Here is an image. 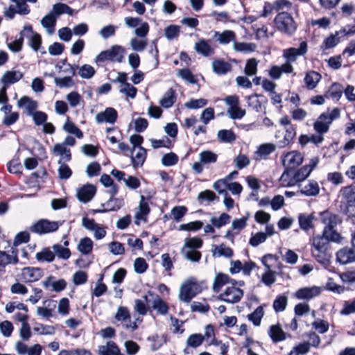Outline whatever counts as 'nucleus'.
Returning a JSON list of instances; mask_svg holds the SVG:
<instances>
[{"label": "nucleus", "mask_w": 355, "mask_h": 355, "mask_svg": "<svg viewBox=\"0 0 355 355\" xmlns=\"http://www.w3.org/2000/svg\"><path fill=\"white\" fill-rule=\"evenodd\" d=\"M320 219L324 225L322 236L315 237L313 240L314 250L312 255L322 266H327L330 263L331 254L329 250V241L338 243L341 236L334 230L335 227L341 223L340 218L336 214L325 211L320 214Z\"/></svg>", "instance_id": "nucleus-1"}, {"label": "nucleus", "mask_w": 355, "mask_h": 355, "mask_svg": "<svg viewBox=\"0 0 355 355\" xmlns=\"http://www.w3.org/2000/svg\"><path fill=\"white\" fill-rule=\"evenodd\" d=\"M340 117V110L334 108L330 112H324L320 115L314 123L315 135H312V143L320 144L323 139V135L329 131V125L334 120Z\"/></svg>", "instance_id": "nucleus-2"}, {"label": "nucleus", "mask_w": 355, "mask_h": 355, "mask_svg": "<svg viewBox=\"0 0 355 355\" xmlns=\"http://www.w3.org/2000/svg\"><path fill=\"white\" fill-rule=\"evenodd\" d=\"M341 202L345 205V212L349 218H355V185L343 187L340 190Z\"/></svg>", "instance_id": "nucleus-3"}, {"label": "nucleus", "mask_w": 355, "mask_h": 355, "mask_svg": "<svg viewBox=\"0 0 355 355\" xmlns=\"http://www.w3.org/2000/svg\"><path fill=\"white\" fill-rule=\"evenodd\" d=\"M200 292V285L195 278L191 277L184 282L181 285L178 297L180 301L188 304Z\"/></svg>", "instance_id": "nucleus-4"}, {"label": "nucleus", "mask_w": 355, "mask_h": 355, "mask_svg": "<svg viewBox=\"0 0 355 355\" xmlns=\"http://www.w3.org/2000/svg\"><path fill=\"white\" fill-rule=\"evenodd\" d=\"M274 24L279 31L288 35H292L297 28L293 17L286 12L278 13L274 19Z\"/></svg>", "instance_id": "nucleus-5"}, {"label": "nucleus", "mask_w": 355, "mask_h": 355, "mask_svg": "<svg viewBox=\"0 0 355 355\" xmlns=\"http://www.w3.org/2000/svg\"><path fill=\"white\" fill-rule=\"evenodd\" d=\"M125 49L119 45H114L110 49L101 51L95 58L96 64L107 60L121 63L123 61Z\"/></svg>", "instance_id": "nucleus-6"}, {"label": "nucleus", "mask_w": 355, "mask_h": 355, "mask_svg": "<svg viewBox=\"0 0 355 355\" xmlns=\"http://www.w3.org/2000/svg\"><path fill=\"white\" fill-rule=\"evenodd\" d=\"M61 223L57 221H50L47 219H40L33 224L29 230L31 232L37 234H45L56 231Z\"/></svg>", "instance_id": "nucleus-7"}, {"label": "nucleus", "mask_w": 355, "mask_h": 355, "mask_svg": "<svg viewBox=\"0 0 355 355\" xmlns=\"http://www.w3.org/2000/svg\"><path fill=\"white\" fill-rule=\"evenodd\" d=\"M236 282L232 283L231 286L226 287L225 290L219 295L218 299L230 304H235L239 302L243 296V291L241 288L236 287Z\"/></svg>", "instance_id": "nucleus-8"}, {"label": "nucleus", "mask_w": 355, "mask_h": 355, "mask_svg": "<svg viewBox=\"0 0 355 355\" xmlns=\"http://www.w3.org/2000/svg\"><path fill=\"white\" fill-rule=\"evenodd\" d=\"M282 164L286 170H294L303 162V156L298 151L293 150L281 157Z\"/></svg>", "instance_id": "nucleus-9"}, {"label": "nucleus", "mask_w": 355, "mask_h": 355, "mask_svg": "<svg viewBox=\"0 0 355 355\" xmlns=\"http://www.w3.org/2000/svg\"><path fill=\"white\" fill-rule=\"evenodd\" d=\"M44 275L43 270L40 268L25 267L21 270V277L26 283L38 281Z\"/></svg>", "instance_id": "nucleus-10"}, {"label": "nucleus", "mask_w": 355, "mask_h": 355, "mask_svg": "<svg viewBox=\"0 0 355 355\" xmlns=\"http://www.w3.org/2000/svg\"><path fill=\"white\" fill-rule=\"evenodd\" d=\"M114 318L122 323L123 327L125 329H132L135 330L137 328L136 322H132L130 313L126 307L119 306L114 315Z\"/></svg>", "instance_id": "nucleus-11"}, {"label": "nucleus", "mask_w": 355, "mask_h": 355, "mask_svg": "<svg viewBox=\"0 0 355 355\" xmlns=\"http://www.w3.org/2000/svg\"><path fill=\"white\" fill-rule=\"evenodd\" d=\"M307 51V43L302 42L298 48H289L284 50L283 57L290 63L295 62L297 58L302 55Z\"/></svg>", "instance_id": "nucleus-12"}, {"label": "nucleus", "mask_w": 355, "mask_h": 355, "mask_svg": "<svg viewBox=\"0 0 355 355\" xmlns=\"http://www.w3.org/2000/svg\"><path fill=\"white\" fill-rule=\"evenodd\" d=\"M117 116L118 114L115 109L107 107L103 112L98 113L95 116V119L98 123H107L114 124L116 121Z\"/></svg>", "instance_id": "nucleus-13"}, {"label": "nucleus", "mask_w": 355, "mask_h": 355, "mask_svg": "<svg viewBox=\"0 0 355 355\" xmlns=\"http://www.w3.org/2000/svg\"><path fill=\"white\" fill-rule=\"evenodd\" d=\"M95 193V187L92 184H87L77 190L76 196L80 202L83 203H87L92 200Z\"/></svg>", "instance_id": "nucleus-14"}, {"label": "nucleus", "mask_w": 355, "mask_h": 355, "mask_svg": "<svg viewBox=\"0 0 355 355\" xmlns=\"http://www.w3.org/2000/svg\"><path fill=\"white\" fill-rule=\"evenodd\" d=\"M140 202L139 205V209L136 212L135 216V223L137 225L140 224V221L142 220L144 222L147 221V216L150 212V208L147 202L145 201V198L144 196H141Z\"/></svg>", "instance_id": "nucleus-15"}, {"label": "nucleus", "mask_w": 355, "mask_h": 355, "mask_svg": "<svg viewBox=\"0 0 355 355\" xmlns=\"http://www.w3.org/2000/svg\"><path fill=\"white\" fill-rule=\"evenodd\" d=\"M57 306V302L55 300H47L43 302V306H38L37 308V314L44 318H49L52 317L53 312Z\"/></svg>", "instance_id": "nucleus-16"}, {"label": "nucleus", "mask_w": 355, "mask_h": 355, "mask_svg": "<svg viewBox=\"0 0 355 355\" xmlns=\"http://www.w3.org/2000/svg\"><path fill=\"white\" fill-rule=\"evenodd\" d=\"M31 33L32 26L30 24L24 26V29L20 32L19 38L10 43L8 44L9 49L14 52L19 51L22 47L24 37H28V34L30 35Z\"/></svg>", "instance_id": "nucleus-17"}, {"label": "nucleus", "mask_w": 355, "mask_h": 355, "mask_svg": "<svg viewBox=\"0 0 355 355\" xmlns=\"http://www.w3.org/2000/svg\"><path fill=\"white\" fill-rule=\"evenodd\" d=\"M337 261L341 264H347L355 261V252L349 248H343L336 254Z\"/></svg>", "instance_id": "nucleus-18"}, {"label": "nucleus", "mask_w": 355, "mask_h": 355, "mask_svg": "<svg viewBox=\"0 0 355 355\" xmlns=\"http://www.w3.org/2000/svg\"><path fill=\"white\" fill-rule=\"evenodd\" d=\"M57 18L51 12L41 19V25L45 28L48 35L54 33Z\"/></svg>", "instance_id": "nucleus-19"}, {"label": "nucleus", "mask_w": 355, "mask_h": 355, "mask_svg": "<svg viewBox=\"0 0 355 355\" xmlns=\"http://www.w3.org/2000/svg\"><path fill=\"white\" fill-rule=\"evenodd\" d=\"M135 154L133 149L132 150L131 162L135 168L141 166L146 159V150L142 146H139L135 150Z\"/></svg>", "instance_id": "nucleus-20"}, {"label": "nucleus", "mask_w": 355, "mask_h": 355, "mask_svg": "<svg viewBox=\"0 0 355 355\" xmlns=\"http://www.w3.org/2000/svg\"><path fill=\"white\" fill-rule=\"evenodd\" d=\"M214 37L219 42V44L225 45L232 41L234 42H235L236 34L234 31L230 30H225L221 33L215 31Z\"/></svg>", "instance_id": "nucleus-21"}, {"label": "nucleus", "mask_w": 355, "mask_h": 355, "mask_svg": "<svg viewBox=\"0 0 355 355\" xmlns=\"http://www.w3.org/2000/svg\"><path fill=\"white\" fill-rule=\"evenodd\" d=\"M212 70L217 75H225L231 71L232 65L223 60H214L211 63Z\"/></svg>", "instance_id": "nucleus-22"}, {"label": "nucleus", "mask_w": 355, "mask_h": 355, "mask_svg": "<svg viewBox=\"0 0 355 355\" xmlns=\"http://www.w3.org/2000/svg\"><path fill=\"white\" fill-rule=\"evenodd\" d=\"M98 355H123L119 348L116 343L113 341L107 342L105 345H101L98 347Z\"/></svg>", "instance_id": "nucleus-23"}, {"label": "nucleus", "mask_w": 355, "mask_h": 355, "mask_svg": "<svg viewBox=\"0 0 355 355\" xmlns=\"http://www.w3.org/2000/svg\"><path fill=\"white\" fill-rule=\"evenodd\" d=\"M268 336L273 343H279L286 339V334L279 324H273L269 327Z\"/></svg>", "instance_id": "nucleus-24"}, {"label": "nucleus", "mask_w": 355, "mask_h": 355, "mask_svg": "<svg viewBox=\"0 0 355 355\" xmlns=\"http://www.w3.org/2000/svg\"><path fill=\"white\" fill-rule=\"evenodd\" d=\"M194 49L198 53L203 56H209L214 53V50L211 47L209 41L204 39H201L196 42Z\"/></svg>", "instance_id": "nucleus-25"}, {"label": "nucleus", "mask_w": 355, "mask_h": 355, "mask_svg": "<svg viewBox=\"0 0 355 355\" xmlns=\"http://www.w3.org/2000/svg\"><path fill=\"white\" fill-rule=\"evenodd\" d=\"M22 77L23 73L19 71H7L1 81L4 85H8L18 82Z\"/></svg>", "instance_id": "nucleus-26"}, {"label": "nucleus", "mask_w": 355, "mask_h": 355, "mask_svg": "<svg viewBox=\"0 0 355 355\" xmlns=\"http://www.w3.org/2000/svg\"><path fill=\"white\" fill-rule=\"evenodd\" d=\"M276 149V146L272 143H266L260 145L256 151L257 157L256 159H267L268 155L273 153Z\"/></svg>", "instance_id": "nucleus-27"}, {"label": "nucleus", "mask_w": 355, "mask_h": 355, "mask_svg": "<svg viewBox=\"0 0 355 355\" xmlns=\"http://www.w3.org/2000/svg\"><path fill=\"white\" fill-rule=\"evenodd\" d=\"M235 282V280L232 279L227 275L218 274L217 275L214 281L213 291L214 293H218L220 288L227 284Z\"/></svg>", "instance_id": "nucleus-28"}, {"label": "nucleus", "mask_w": 355, "mask_h": 355, "mask_svg": "<svg viewBox=\"0 0 355 355\" xmlns=\"http://www.w3.org/2000/svg\"><path fill=\"white\" fill-rule=\"evenodd\" d=\"M17 254L12 251V254H8L3 251H0V271L8 264H16L18 262Z\"/></svg>", "instance_id": "nucleus-29"}, {"label": "nucleus", "mask_w": 355, "mask_h": 355, "mask_svg": "<svg viewBox=\"0 0 355 355\" xmlns=\"http://www.w3.org/2000/svg\"><path fill=\"white\" fill-rule=\"evenodd\" d=\"M17 105L19 107H25L28 114L29 115H32L34 113L35 110L37 107V103L36 101L31 99L28 96L21 97L17 102Z\"/></svg>", "instance_id": "nucleus-30"}, {"label": "nucleus", "mask_w": 355, "mask_h": 355, "mask_svg": "<svg viewBox=\"0 0 355 355\" xmlns=\"http://www.w3.org/2000/svg\"><path fill=\"white\" fill-rule=\"evenodd\" d=\"M93 241L89 237L81 239L78 244L77 249L83 255L89 254L93 249Z\"/></svg>", "instance_id": "nucleus-31"}, {"label": "nucleus", "mask_w": 355, "mask_h": 355, "mask_svg": "<svg viewBox=\"0 0 355 355\" xmlns=\"http://www.w3.org/2000/svg\"><path fill=\"white\" fill-rule=\"evenodd\" d=\"M176 101V96L175 91L170 88L168 89L164 96L160 99L159 104L162 107L164 108L171 107Z\"/></svg>", "instance_id": "nucleus-32"}, {"label": "nucleus", "mask_w": 355, "mask_h": 355, "mask_svg": "<svg viewBox=\"0 0 355 355\" xmlns=\"http://www.w3.org/2000/svg\"><path fill=\"white\" fill-rule=\"evenodd\" d=\"M181 253L187 260L191 262H198L201 259V252L191 248L182 247Z\"/></svg>", "instance_id": "nucleus-33"}, {"label": "nucleus", "mask_w": 355, "mask_h": 355, "mask_svg": "<svg viewBox=\"0 0 355 355\" xmlns=\"http://www.w3.org/2000/svg\"><path fill=\"white\" fill-rule=\"evenodd\" d=\"M101 183L106 188H109L108 193L114 196L118 193V187L114 184L112 179L107 174H103L100 179Z\"/></svg>", "instance_id": "nucleus-34"}, {"label": "nucleus", "mask_w": 355, "mask_h": 355, "mask_svg": "<svg viewBox=\"0 0 355 355\" xmlns=\"http://www.w3.org/2000/svg\"><path fill=\"white\" fill-rule=\"evenodd\" d=\"M295 173L293 170H286L284 171L279 178L280 184L282 187H291L296 184Z\"/></svg>", "instance_id": "nucleus-35"}, {"label": "nucleus", "mask_w": 355, "mask_h": 355, "mask_svg": "<svg viewBox=\"0 0 355 355\" xmlns=\"http://www.w3.org/2000/svg\"><path fill=\"white\" fill-rule=\"evenodd\" d=\"M212 253L214 257L230 258L233 255V250L230 247L221 244L218 246L213 245Z\"/></svg>", "instance_id": "nucleus-36"}, {"label": "nucleus", "mask_w": 355, "mask_h": 355, "mask_svg": "<svg viewBox=\"0 0 355 355\" xmlns=\"http://www.w3.org/2000/svg\"><path fill=\"white\" fill-rule=\"evenodd\" d=\"M218 159V155L211 150H203L199 153V160L205 166L214 164Z\"/></svg>", "instance_id": "nucleus-37"}, {"label": "nucleus", "mask_w": 355, "mask_h": 355, "mask_svg": "<svg viewBox=\"0 0 355 355\" xmlns=\"http://www.w3.org/2000/svg\"><path fill=\"white\" fill-rule=\"evenodd\" d=\"M123 205V200L122 198H114L110 196V199L105 203L102 204V207H106V211H112L119 209Z\"/></svg>", "instance_id": "nucleus-38"}, {"label": "nucleus", "mask_w": 355, "mask_h": 355, "mask_svg": "<svg viewBox=\"0 0 355 355\" xmlns=\"http://www.w3.org/2000/svg\"><path fill=\"white\" fill-rule=\"evenodd\" d=\"M51 12L58 18L62 14L67 13L72 15L73 10L71 8L62 3H58L53 6Z\"/></svg>", "instance_id": "nucleus-39"}, {"label": "nucleus", "mask_w": 355, "mask_h": 355, "mask_svg": "<svg viewBox=\"0 0 355 355\" xmlns=\"http://www.w3.org/2000/svg\"><path fill=\"white\" fill-rule=\"evenodd\" d=\"M36 259L40 262H52L54 260L55 254L49 248H45L35 254Z\"/></svg>", "instance_id": "nucleus-40"}, {"label": "nucleus", "mask_w": 355, "mask_h": 355, "mask_svg": "<svg viewBox=\"0 0 355 355\" xmlns=\"http://www.w3.org/2000/svg\"><path fill=\"white\" fill-rule=\"evenodd\" d=\"M53 152L57 155H60L62 159H64L66 162H69L71 160V155L70 150L67 148L64 144H57L53 147Z\"/></svg>", "instance_id": "nucleus-41"}, {"label": "nucleus", "mask_w": 355, "mask_h": 355, "mask_svg": "<svg viewBox=\"0 0 355 355\" xmlns=\"http://www.w3.org/2000/svg\"><path fill=\"white\" fill-rule=\"evenodd\" d=\"M17 7V12L19 15H28L30 12V9L26 3V1H29L31 3H36L37 0H11Z\"/></svg>", "instance_id": "nucleus-42"}, {"label": "nucleus", "mask_w": 355, "mask_h": 355, "mask_svg": "<svg viewBox=\"0 0 355 355\" xmlns=\"http://www.w3.org/2000/svg\"><path fill=\"white\" fill-rule=\"evenodd\" d=\"M230 218L231 217L230 215L226 213H223L218 218L211 217L210 218V223L214 227L216 228H220L221 227L229 223Z\"/></svg>", "instance_id": "nucleus-43"}, {"label": "nucleus", "mask_w": 355, "mask_h": 355, "mask_svg": "<svg viewBox=\"0 0 355 355\" xmlns=\"http://www.w3.org/2000/svg\"><path fill=\"white\" fill-rule=\"evenodd\" d=\"M187 212V208L186 207L175 206L171 209L169 218L174 219L176 222H180Z\"/></svg>", "instance_id": "nucleus-44"}, {"label": "nucleus", "mask_w": 355, "mask_h": 355, "mask_svg": "<svg viewBox=\"0 0 355 355\" xmlns=\"http://www.w3.org/2000/svg\"><path fill=\"white\" fill-rule=\"evenodd\" d=\"M233 48L236 51L250 53L255 51L256 45L252 43L237 42L235 41L233 44Z\"/></svg>", "instance_id": "nucleus-45"}, {"label": "nucleus", "mask_w": 355, "mask_h": 355, "mask_svg": "<svg viewBox=\"0 0 355 355\" xmlns=\"http://www.w3.org/2000/svg\"><path fill=\"white\" fill-rule=\"evenodd\" d=\"M288 298L286 296L280 295L276 297L273 302V309L275 312L284 311L287 306Z\"/></svg>", "instance_id": "nucleus-46"}, {"label": "nucleus", "mask_w": 355, "mask_h": 355, "mask_svg": "<svg viewBox=\"0 0 355 355\" xmlns=\"http://www.w3.org/2000/svg\"><path fill=\"white\" fill-rule=\"evenodd\" d=\"M218 139L224 143H232L235 141L236 136L231 130H220L217 133Z\"/></svg>", "instance_id": "nucleus-47"}, {"label": "nucleus", "mask_w": 355, "mask_h": 355, "mask_svg": "<svg viewBox=\"0 0 355 355\" xmlns=\"http://www.w3.org/2000/svg\"><path fill=\"white\" fill-rule=\"evenodd\" d=\"M344 91L343 87L338 83H333L329 89V94L332 99L340 100Z\"/></svg>", "instance_id": "nucleus-48"}, {"label": "nucleus", "mask_w": 355, "mask_h": 355, "mask_svg": "<svg viewBox=\"0 0 355 355\" xmlns=\"http://www.w3.org/2000/svg\"><path fill=\"white\" fill-rule=\"evenodd\" d=\"M152 308L161 315H166L168 313V307L165 302H164L158 296L153 300Z\"/></svg>", "instance_id": "nucleus-49"}, {"label": "nucleus", "mask_w": 355, "mask_h": 355, "mask_svg": "<svg viewBox=\"0 0 355 355\" xmlns=\"http://www.w3.org/2000/svg\"><path fill=\"white\" fill-rule=\"evenodd\" d=\"M204 340V337L200 334H193L190 335L187 340V347L196 348L200 346Z\"/></svg>", "instance_id": "nucleus-50"}, {"label": "nucleus", "mask_w": 355, "mask_h": 355, "mask_svg": "<svg viewBox=\"0 0 355 355\" xmlns=\"http://www.w3.org/2000/svg\"><path fill=\"white\" fill-rule=\"evenodd\" d=\"M263 316V309L261 306H258L251 314L248 315L249 320L252 321L254 325L259 326Z\"/></svg>", "instance_id": "nucleus-51"}, {"label": "nucleus", "mask_w": 355, "mask_h": 355, "mask_svg": "<svg viewBox=\"0 0 355 355\" xmlns=\"http://www.w3.org/2000/svg\"><path fill=\"white\" fill-rule=\"evenodd\" d=\"M180 32V27L178 25H170L164 28V35L168 40L178 37Z\"/></svg>", "instance_id": "nucleus-52"}, {"label": "nucleus", "mask_w": 355, "mask_h": 355, "mask_svg": "<svg viewBox=\"0 0 355 355\" xmlns=\"http://www.w3.org/2000/svg\"><path fill=\"white\" fill-rule=\"evenodd\" d=\"M94 68L89 64H83L79 68L78 75L85 79H89L95 74Z\"/></svg>", "instance_id": "nucleus-53"}, {"label": "nucleus", "mask_w": 355, "mask_h": 355, "mask_svg": "<svg viewBox=\"0 0 355 355\" xmlns=\"http://www.w3.org/2000/svg\"><path fill=\"white\" fill-rule=\"evenodd\" d=\"M137 92V88L128 83L119 86V92L131 98H135Z\"/></svg>", "instance_id": "nucleus-54"}, {"label": "nucleus", "mask_w": 355, "mask_h": 355, "mask_svg": "<svg viewBox=\"0 0 355 355\" xmlns=\"http://www.w3.org/2000/svg\"><path fill=\"white\" fill-rule=\"evenodd\" d=\"M58 164L60 165L58 170L59 178L62 180L69 179L72 174L71 168L68 165L62 162L61 159L58 161Z\"/></svg>", "instance_id": "nucleus-55"}, {"label": "nucleus", "mask_w": 355, "mask_h": 355, "mask_svg": "<svg viewBox=\"0 0 355 355\" xmlns=\"http://www.w3.org/2000/svg\"><path fill=\"white\" fill-rule=\"evenodd\" d=\"M258 60L255 58H251L247 60L245 67V73L247 76H252L257 72Z\"/></svg>", "instance_id": "nucleus-56"}, {"label": "nucleus", "mask_w": 355, "mask_h": 355, "mask_svg": "<svg viewBox=\"0 0 355 355\" xmlns=\"http://www.w3.org/2000/svg\"><path fill=\"white\" fill-rule=\"evenodd\" d=\"M227 114L231 119L239 120L245 116L246 112L239 105L234 108H231V110H227Z\"/></svg>", "instance_id": "nucleus-57"}, {"label": "nucleus", "mask_w": 355, "mask_h": 355, "mask_svg": "<svg viewBox=\"0 0 355 355\" xmlns=\"http://www.w3.org/2000/svg\"><path fill=\"white\" fill-rule=\"evenodd\" d=\"M63 129L70 134L75 135L79 139L82 138L83 136L82 131L73 123L69 120L64 124Z\"/></svg>", "instance_id": "nucleus-58"}, {"label": "nucleus", "mask_w": 355, "mask_h": 355, "mask_svg": "<svg viewBox=\"0 0 355 355\" xmlns=\"http://www.w3.org/2000/svg\"><path fill=\"white\" fill-rule=\"evenodd\" d=\"M28 36L26 37L29 39L30 46L34 51H37L39 49L42 43L41 36L38 33H34L33 30L31 34H28Z\"/></svg>", "instance_id": "nucleus-59"}, {"label": "nucleus", "mask_w": 355, "mask_h": 355, "mask_svg": "<svg viewBox=\"0 0 355 355\" xmlns=\"http://www.w3.org/2000/svg\"><path fill=\"white\" fill-rule=\"evenodd\" d=\"M52 248L59 258L68 259L71 256V252L69 249L64 248L60 244L53 245Z\"/></svg>", "instance_id": "nucleus-60"}, {"label": "nucleus", "mask_w": 355, "mask_h": 355, "mask_svg": "<svg viewBox=\"0 0 355 355\" xmlns=\"http://www.w3.org/2000/svg\"><path fill=\"white\" fill-rule=\"evenodd\" d=\"M148 340L150 342V349L153 351L157 350L166 343L165 339L163 337H159L158 335L149 336Z\"/></svg>", "instance_id": "nucleus-61"}, {"label": "nucleus", "mask_w": 355, "mask_h": 355, "mask_svg": "<svg viewBox=\"0 0 355 355\" xmlns=\"http://www.w3.org/2000/svg\"><path fill=\"white\" fill-rule=\"evenodd\" d=\"M312 327L320 334L326 333L329 328V324L327 321L316 319L312 322Z\"/></svg>", "instance_id": "nucleus-62"}, {"label": "nucleus", "mask_w": 355, "mask_h": 355, "mask_svg": "<svg viewBox=\"0 0 355 355\" xmlns=\"http://www.w3.org/2000/svg\"><path fill=\"white\" fill-rule=\"evenodd\" d=\"M14 330L13 324L8 320H4L0 322V331L3 336L6 338L10 337Z\"/></svg>", "instance_id": "nucleus-63"}, {"label": "nucleus", "mask_w": 355, "mask_h": 355, "mask_svg": "<svg viewBox=\"0 0 355 355\" xmlns=\"http://www.w3.org/2000/svg\"><path fill=\"white\" fill-rule=\"evenodd\" d=\"M178 162V157L174 153L165 154L162 158V164L165 166L175 165Z\"/></svg>", "instance_id": "nucleus-64"}]
</instances>
